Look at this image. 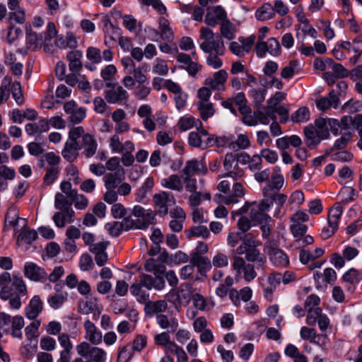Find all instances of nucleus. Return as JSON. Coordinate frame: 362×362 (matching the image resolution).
I'll use <instances>...</instances> for the list:
<instances>
[{
  "label": "nucleus",
  "instance_id": "864d4df0",
  "mask_svg": "<svg viewBox=\"0 0 362 362\" xmlns=\"http://www.w3.org/2000/svg\"><path fill=\"white\" fill-rule=\"evenodd\" d=\"M198 109L202 119L205 121L212 117L215 112L213 105L211 103L199 102Z\"/></svg>",
  "mask_w": 362,
  "mask_h": 362
},
{
  "label": "nucleus",
  "instance_id": "aec40b11",
  "mask_svg": "<svg viewBox=\"0 0 362 362\" xmlns=\"http://www.w3.org/2000/svg\"><path fill=\"white\" fill-rule=\"evenodd\" d=\"M128 93L122 86L112 87L105 91V98L110 104L122 103L127 100Z\"/></svg>",
  "mask_w": 362,
  "mask_h": 362
},
{
  "label": "nucleus",
  "instance_id": "393cba45",
  "mask_svg": "<svg viewBox=\"0 0 362 362\" xmlns=\"http://www.w3.org/2000/svg\"><path fill=\"white\" fill-rule=\"evenodd\" d=\"M82 57L83 52L78 49L70 51L66 54V59L69 62V69L70 71L79 72L81 70L83 67Z\"/></svg>",
  "mask_w": 362,
  "mask_h": 362
},
{
  "label": "nucleus",
  "instance_id": "69168bd1",
  "mask_svg": "<svg viewBox=\"0 0 362 362\" xmlns=\"http://www.w3.org/2000/svg\"><path fill=\"white\" fill-rule=\"evenodd\" d=\"M268 52L273 57L281 54V47L279 41L275 37H271L267 41Z\"/></svg>",
  "mask_w": 362,
  "mask_h": 362
},
{
  "label": "nucleus",
  "instance_id": "2eb2a0df",
  "mask_svg": "<svg viewBox=\"0 0 362 362\" xmlns=\"http://www.w3.org/2000/svg\"><path fill=\"white\" fill-rule=\"evenodd\" d=\"M165 298L175 305L188 303L192 298L191 286L187 285L185 288L182 287L177 293L172 290L165 296Z\"/></svg>",
  "mask_w": 362,
  "mask_h": 362
},
{
  "label": "nucleus",
  "instance_id": "6e6552de",
  "mask_svg": "<svg viewBox=\"0 0 362 362\" xmlns=\"http://www.w3.org/2000/svg\"><path fill=\"white\" fill-rule=\"evenodd\" d=\"M343 213V209L339 204L332 206L327 215L328 226L324 227L321 235L324 239L331 237L338 229L339 221Z\"/></svg>",
  "mask_w": 362,
  "mask_h": 362
},
{
  "label": "nucleus",
  "instance_id": "3c124183",
  "mask_svg": "<svg viewBox=\"0 0 362 362\" xmlns=\"http://www.w3.org/2000/svg\"><path fill=\"white\" fill-rule=\"evenodd\" d=\"M250 145L248 137L243 134H240L235 141L229 144V148L233 151H238L240 149H246Z\"/></svg>",
  "mask_w": 362,
  "mask_h": 362
},
{
  "label": "nucleus",
  "instance_id": "4d7b16f0",
  "mask_svg": "<svg viewBox=\"0 0 362 362\" xmlns=\"http://www.w3.org/2000/svg\"><path fill=\"white\" fill-rule=\"evenodd\" d=\"M209 235L210 233L206 226L202 225L192 227L187 232V236L189 238L192 237H202L204 238H207Z\"/></svg>",
  "mask_w": 362,
  "mask_h": 362
},
{
  "label": "nucleus",
  "instance_id": "c756f323",
  "mask_svg": "<svg viewBox=\"0 0 362 362\" xmlns=\"http://www.w3.org/2000/svg\"><path fill=\"white\" fill-rule=\"evenodd\" d=\"M339 103V97L334 90L330 91L329 96L322 98L316 102L317 107L322 111L329 109L331 107L337 108Z\"/></svg>",
  "mask_w": 362,
  "mask_h": 362
},
{
  "label": "nucleus",
  "instance_id": "680f3d73",
  "mask_svg": "<svg viewBox=\"0 0 362 362\" xmlns=\"http://www.w3.org/2000/svg\"><path fill=\"white\" fill-rule=\"evenodd\" d=\"M40 325V320H34L25 327V336L28 340H32L33 339L37 338L38 337V329Z\"/></svg>",
  "mask_w": 362,
  "mask_h": 362
},
{
  "label": "nucleus",
  "instance_id": "f257e3e1",
  "mask_svg": "<svg viewBox=\"0 0 362 362\" xmlns=\"http://www.w3.org/2000/svg\"><path fill=\"white\" fill-rule=\"evenodd\" d=\"M0 298L8 300L11 309L19 310L21 307V298L27 294L26 286L22 278L15 277L11 282V275L4 272L0 275Z\"/></svg>",
  "mask_w": 362,
  "mask_h": 362
},
{
  "label": "nucleus",
  "instance_id": "bb28decb",
  "mask_svg": "<svg viewBox=\"0 0 362 362\" xmlns=\"http://www.w3.org/2000/svg\"><path fill=\"white\" fill-rule=\"evenodd\" d=\"M160 185L163 187L180 192L183 189V183L181 177L176 174H172L170 176L163 178L160 180Z\"/></svg>",
  "mask_w": 362,
  "mask_h": 362
},
{
  "label": "nucleus",
  "instance_id": "20e7f679",
  "mask_svg": "<svg viewBox=\"0 0 362 362\" xmlns=\"http://www.w3.org/2000/svg\"><path fill=\"white\" fill-rule=\"evenodd\" d=\"M271 204L267 201L262 200L260 203H245L236 214H244L247 213L249 218L251 219L254 225L267 223L271 220V217L267 214V211L270 208Z\"/></svg>",
  "mask_w": 362,
  "mask_h": 362
},
{
  "label": "nucleus",
  "instance_id": "f8f14e48",
  "mask_svg": "<svg viewBox=\"0 0 362 362\" xmlns=\"http://www.w3.org/2000/svg\"><path fill=\"white\" fill-rule=\"evenodd\" d=\"M23 273L26 278L33 281H44L47 279L45 269L31 262H25Z\"/></svg>",
  "mask_w": 362,
  "mask_h": 362
},
{
  "label": "nucleus",
  "instance_id": "bf43d9fd",
  "mask_svg": "<svg viewBox=\"0 0 362 362\" xmlns=\"http://www.w3.org/2000/svg\"><path fill=\"white\" fill-rule=\"evenodd\" d=\"M232 99L233 100L234 103L238 106L240 113H246L250 111V107L247 105V99L243 92L238 93Z\"/></svg>",
  "mask_w": 362,
  "mask_h": 362
},
{
  "label": "nucleus",
  "instance_id": "37998d69",
  "mask_svg": "<svg viewBox=\"0 0 362 362\" xmlns=\"http://www.w3.org/2000/svg\"><path fill=\"white\" fill-rule=\"evenodd\" d=\"M98 308L97 298L93 296L87 297L79 305V311L83 315L93 313Z\"/></svg>",
  "mask_w": 362,
  "mask_h": 362
},
{
  "label": "nucleus",
  "instance_id": "58836bf2",
  "mask_svg": "<svg viewBox=\"0 0 362 362\" xmlns=\"http://www.w3.org/2000/svg\"><path fill=\"white\" fill-rule=\"evenodd\" d=\"M242 244L238 246L236 249V253L238 255H243L246 249L258 247L260 245V242L256 240L250 233L243 234V238H242Z\"/></svg>",
  "mask_w": 362,
  "mask_h": 362
},
{
  "label": "nucleus",
  "instance_id": "423d86ee",
  "mask_svg": "<svg viewBox=\"0 0 362 362\" xmlns=\"http://www.w3.org/2000/svg\"><path fill=\"white\" fill-rule=\"evenodd\" d=\"M154 214L150 210H146L141 206H135L130 211V221L132 228L146 229L153 223Z\"/></svg>",
  "mask_w": 362,
  "mask_h": 362
},
{
  "label": "nucleus",
  "instance_id": "dca6fc26",
  "mask_svg": "<svg viewBox=\"0 0 362 362\" xmlns=\"http://www.w3.org/2000/svg\"><path fill=\"white\" fill-rule=\"evenodd\" d=\"M85 329L84 338L93 345H98L103 341V334L96 325L89 320L83 323Z\"/></svg>",
  "mask_w": 362,
  "mask_h": 362
},
{
  "label": "nucleus",
  "instance_id": "c9c22d12",
  "mask_svg": "<svg viewBox=\"0 0 362 362\" xmlns=\"http://www.w3.org/2000/svg\"><path fill=\"white\" fill-rule=\"evenodd\" d=\"M305 141L308 147L318 145L323 139L316 132L313 126H308L304 128Z\"/></svg>",
  "mask_w": 362,
  "mask_h": 362
},
{
  "label": "nucleus",
  "instance_id": "f03ea898",
  "mask_svg": "<svg viewBox=\"0 0 362 362\" xmlns=\"http://www.w3.org/2000/svg\"><path fill=\"white\" fill-rule=\"evenodd\" d=\"M165 286L163 276H153L151 274H142L130 286L131 293L140 303H146L149 299L148 291L153 288L162 291Z\"/></svg>",
  "mask_w": 362,
  "mask_h": 362
},
{
  "label": "nucleus",
  "instance_id": "603ef678",
  "mask_svg": "<svg viewBox=\"0 0 362 362\" xmlns=\"http://www.w3.org/2000/svg\"><path fill=\"white\" fill-rule=\"evenodd\" d=\"M131 209H126L121 204H114L111 209V213L115 218H130Z\"/></svg>",
  "mask_w": 362,
  "mask_h": 362
},
{
  "label": "nucleus",
  "instance_id": "cd10ccee",
  "mask_svg": "<svg viewBox=\"0 0 362 362\" xmlns=\"http://www.w3.org/2000/svg\"><path fill=\"white\" fill-rule=\"evenodd\" d=\"M42 310V303L38 296H35L25 308V315L30 320L35 319Z\"/></svg>",
  "mask_w": 362,
  "mask_h": 362
},
{
  "label": "nucleus",
  "instance_id": "0eeeda50",
  "mask_svg": "<svg viewBox=\"0 0 362 362\" xmlns=\"http://www.w3.org/2000/svg\"><path fill=\"white\" fill-rule=\"evenodd\" d=\"M76 351L81 357H88L90 362H105L106 352L101 348L91 346L89 343L82 341L76 346Z\"/></svg>",
  "mask_w": 362,
  "mask_h": 362
},
{
  "label": "nucleus",
  "instance_id": "774afa93",
  "mask_svg": "<svg viewBox=\"0 0 362 362\" xmlns=\"http://www.w3.org/2000/svg\"><path fill=\"white\" fill-rule=\"evenodd\" d=\"M86 112L84 107L77 108L70 114L68 120L74 124H79L86 117Z\"/></svg>",
  "mask_w": 362,
  "mask_h": 362
},
{
  "label": "nucleus",
  "instance_id": "6e6d98bb",
  "mask_svg": "<svg viewBox=\"0 0 362 362\" xmlns=\"http://www.w3.org/2000/svg\"><path fill=\"white\" fill-rule=\"evenodd\" d=\"M207 54L208 56L206 58V64L209 66L217 69L223 66V61L221 57L224 54H218L216 52H209Z\"/></svg>",
  "mask_w": 362,
  "mask_h": 362
},
{
  "label": "nucleus",
  "instance_id": "f704fd0d",
  "mask_svg": "<svg viewBox=\"0 0 362 362\" xmlns=\"http://www.w3.org/2000/svg\"><path fill=\"white\" fill-rule=\"evenodd\" d=\"M275 16L274 7L269 3H264L255 11V18L260 21L273 18Z\"/></svg>",
  "mask_w": 362,
  "mask_h": 362
},
{
  "label": "nucleus",
  "instance_id": "de8ad7c7",
  "mask_svg": "<svg viewBox=\"0 0 362 362\" xmlns=\"http://www.w3.org/2000/svg\"><path fill=\"white\" fill-rule=\"evenodd\" d=\"M315 130L322 139H328L329 136L328 118H318L315 121Z\"/></svg>",
  "mask_w": 362,
  "mask_h": 362
},
{
  "label": "nucleus",
  "instance_id": "09e8293b",
  "mask_svg": "<svg viewBox=\"0 0 362 362\" xmlns=\"http://www.w3.org/2000/svg\"><path fill=\"white\" fill-rule=\"evenodd\" d=\"M310 119V110L307 107H301L296 112H294L291 116V119L295 123H301L308 121Z\"/></svg>",
  "mask_w": 362,
  "mask_h": 362
},
{
  "label": "nucleus",
  "instance_id": "ea45409f",
  "mask_svg": "<svg viewBox=\"0 0 362 362\" xmlns=\"http://www.w3.org/2000/svg\"><path fill=\"white\" fill-rule=\"evenodd\" d=\"M74 197H69L61 192H57L54 197V207L58 210L71 209Z\"/></svg>",
  "mask_w": 362,
  "mask_h": 362
},
{
  "label": "nucleus",
  "instance_id": "f3484780",
  "mask_svg": "<svg viewBox=\"0 0 362 362\" xmlns=\"http://www.w3.org/2000/svg\"><path fill=\"white\" fill-rule=\"evenodd\" d=\"M207 172V168L204 159L199 160L192 159L186 163L182 173L183 175L192 177L194 175H202Z\"/></svg>",
  "mask_w": 362,
  "mask_h": 362
},
{
  "label": "nucleus",
  "instance_id": "49530a36",
  "mask_svg": "<svg viewBox=\"0 0 362 362\" xmlns=\"http://www.w3.org/2000/svg\"><path fill=\"white\" fill-rule=\"evenodd\" d=\"M327 70L330 71L334 76L339 78H344L348 76V71L341 64L334 62L332 59L329 58Z\"/></svg>",
  "mask_w": 362,
  "mask_h": 362
},
{
  "label": "nucleus",
  "instance_id": "412c9836",
  "mask_svg": "<svg viewBox=\"0 0 362 362\" xmlns=\"http://www.w3.org/2000/svg\"><path fill=\"white\" fill-rule=\"evenodd\" d=\"M125 179V172L123 168H119L114 173L106 174L103 181L106 189H116Z\"/></svg>",
  "mask_w": 362,
  "mask_h": 362
},
{
  "label": "nucleus",
  "instance_id": "7c9ffc66",
  "mask_svg": "<svg viewBox=\"0 0 362 362\" xmlns=\"http://www.w3.org/2000/svg\"><path fill=\"white\" fill-rule=\"evenodd\" d=\"M156 322L160 328L168 329L170 332H175L178 327V321L175 317L169 318L163 314L157 315Z\"/></svg>",
  "mask_w": 362,
  "mask_h": 362
},
{
  "label": "nucleus",
  "instance_id": "c85d7f7f",
  "mask_svg": "<svg viewBox=\"0 0 362 362\" xmlns=\"http://www.w3.org/2000/svg\"><path fill=\"white\" fill-rule=\"evenodd\" d=\"M84 148L83 154L86 158H90L95 154L98 148V143L94 136L90 134L83 136L82 144Z\"/></svg>",
  "mask_w": 362,
  "mask_h": 362
},
{
  "label": "nucleus",
  "instance_id": "8fccbe9b",
  "mask_svg": "<svg viewBox=\"0 0 362 362\" xmlns=\"http://www.w3.org/2000/svg\"><path fill=\"white\" fill-rule=\"evenodd\" d=\"M152 71L159 76H166L169 71L167 62L160 58H156L153 62Z\"/></svg>",
  "mask_w": 362,
  "mask_h": 362
},
{
  "label": "nucleus",
  "instance_id": "72a5a7b5",
  "mask_svg": "<svg viewBox=\"0 0 362 362\" xmlns=\"http://www.w3.org/2000/svg\"><path fill=\"white\" fill-rule=\"evenodd\" d=\"M284 180L283 176L276 175L272 176V181L262 189L264 196H270L271 192H279L283 187Z\"/></svg>",
  "mask_w": 362,
  "mask_h": 362
},
{
  "label": "nucleus",
  "instance_id": "ddd939ff",
  "mask_svg": "<svg viewBox=\"0 0 362 362\" xmlns=\"http://www.w3.org/2000/svg\"><path fill=\"white\" fill-rule=\"evenodd\" d=\"M228 19L225 9L221 6L209 7L204 22L209 26L215 27L219 22Z\"/></svg>",
  "mask_w": 362,
  "mask_h": 362
},
{
  "label": "nucleus",
  "instance_id": "5701e85b",
  "mask_svg": "<svg viewBox=\"0 0 362 362\" xmlns=\"http://www.w3.org/2000/svg\"><path fill=\"white\" fill-rule=\"evenodd\" d=\"M74 211L72 209H64L55 213L52 220L58 228H64L66 223H71L74 221Z\"/></svg>",
  "mask_w": 362,
  "mask_h": 362
},
{
  "label": "nucleus",
  "instance_id": "a18cd8bd",
  "mask_svg": "<svg viewBox=\"0 0 362 362\" xmlns=\"http://www.w3.org/2000/svg\"><path fill=\"white\" fill-rule=\"evenodd\" d=\"M221 36L228 40H231L235 37V28L228 19H226L221 23Z\"/></svg>",
  "mask_w": 362,
  "mask_h": 362
},
{
  "label": "nucleus",
  "instance_id": "7ed1b4c3",
  "mask_svg": "<svg viewBox=\"0 0 362 362\" xmlns=\"http://www.w3.org/2000/svg\"><path fill=\"white\" fill-rule=\"evenodd\" d=\"M200 39L203 41L199 47L204 53L225 54L226 47L221 36L218 33H214L210 28L207 27L201 28Z\"/></svg>",
  "mask_w": 362,
  "mask_h": 362
},
{
  "label": "nucleus",
  "instance_id": "6ab92c4d",
  "mask_svg": "<svg viewBox=\"0 0 362 362\" xmlns=\"http://www.w3.org/2000/svg\"><path fill=\"white\" fill-rule=\"evenodd\" d=\"M132 222L130 221L129 217L123 218L121 221H114L112 223H107L105 228L109 231V233L114 237L119 236L122 231L129 230L132 229Z\"/></svg>",
  "mask_w": 362,
  "mask_h": 362
},
{
  "label": "nucleus",
  "instance_id": "a878e982",
  "mask_svg": "<svg viewBox=\"0 0 362 362\" xmlns=\"http://www.w3.org/2000/svg\"><path fill=\"white\" fill-rule=\"evenodd\" d=\"M81 146L79 143L66 141L62 151V157L69 163H72L78 156Z\"/></svg>",
  "mask_w": 362,
  "mask_h": 362
},
{
  "label": "nucleus",
  "instance_id": "5fc2aeb1",
  "mask_svg": "<svg viewBox=\"0 0 362 362\" xmlns=\"http://www.w3.org/2000/svg\"><path fill=\"white\" fill-rule=\"evenodd\" d=\"M266 93V90L262 88H253L248 92L249 96L252 98L256 106L262 105L265 100Z\"/></svg>",
  "mask_w": 362,
  "mask_h": 362
},
{
  "label": "nucleus",
  "instance_id": "e433bc0d",
  "mask_svg": "<svg viewBox=\"0 0 362 362\" xmlns=\"http://www.w3.org/2000/svg\"><path fill=\"white\" fill-rule=\"evenodd\" d=\"M190 263L197 267L199 272H206L211 269L212 264L209 259L199 254H194L190 259Z\"/></svg>",
  "mask_w": 362,
  "mask_h": 362
},
{
  "label": "nucleus",
  "instance_id": "4468645a",
  "mask_svg": "<svg viewBox=\"0 0 362 362\" xmlns=\"http://www.w3.org/2000/svg\"><path fill=\"white\" fill-rule=\"evenodd\" d=\"M236 156L233 153H227L223 161V168L227 172L224 177H230L234 180L241 177L243 171L238 168Z\"/></svg>",
  "mask_w": 362,
  "mask_h": 362
},
{
  "label": "nucleus",
  "instance_id": "4c0bfd02",
  "mask_svg": "<svg viewBox=\"0 0 362 362\" xmlns=\"http://www.w3.org/2000/svg\"><path fill=\"white\" fill-rule=\"evenodd\" d=\"M10 326V334L14 338H22V329L25 325L24 319L22 316L16 315L12 317Z\"/></svg>",
  "mask_w": 362,
  "mask_h": 362
},
{
  "label": "nucleus",
  "instance_id": "9b49d317",
  "mask_svg": "<svg viewBox=\"0 0 362 362\" xmlns=\"http://www.w3.org/2000/svg\"><path fill=\"white\" fill-rule=\"evenodd\" d=\"M199 127H197L196 132H191L188 135V144L194 148H201L202 149L208 148L206 146L207 139L210 136V134L207 130L203 129L202 124L199 121Z\"/></svg>",
  "mask_w": 362,
  "mask_h": 362
},
{
  "label": "nucleus",
  "instance_id": "473e14b6",
  "mask_svg": "<svg viewBox=\"0 0 362 362\" xmlns=\"http://www.w3.org/2000/svg\"><path fill=\"white\" fill-rule=\"evenodd\" d=\"M257 247H254L246 249L245 252H244L245 255V259L249 262H257L259 266H262L265 264L267 259Z\"/></svg>",
  "mask_w": 362,
  "mask_h": 362
},
{
  "label": "nucleus",
  "instance_id": "39448f33",
  "mask_svg": "<svg viewBox=\"0 0 362 362\" xmlns=\"http://www.w3.org/2000/svg\"><path fill=\"white\" fill-rule=\"evenodd\" d=\"M232 267L237 280L243 279L246 282H250L257 277L255 266L240 256L233 257Z\"/></svg>",
  "mask_w": 362,
  "mask_h": 362
},
{
  "label": "nucleus",
  "instance_id": "a211bd4d",
  "mask_svg": "<svg viewBox=\"0 0 362 362\" xmlns=\"http://www.w3.org/2000/svg\"><path fill=\"white\" fill-rule=\"evenodd\" d=\"M228 77V73L224 69H221L214 74L213 77L205 80L204 84L212 90L223 91L225 89V83Z\"/></svg>",
  "mask_w": 362,
  "mask_h": 362
},
{
  "label": "nucleus",
  "instance_id": "a19ab883",
  "mask_svg": "<svg viewBox=\"0 0 362 362\" xmlns=\"http://www.w3.org/2000/svg\"><path fill=\"white\" fill-rule=\"evenodd\" d=\"M144 269L148 272H153V276H161L165 272V266L158 264L154 258H150L146 261Z\"/></svg>",
  "mask_w": 362,
  "mask_h": 362
},
{
  "label": "nucleus",
  "instance_id": "b1692460",
  "mask_svg": "<svg viewBox=\"0 0 362 362\" xmlns=\"http://www.w3.org/2000/svg\"><path fill=\"white\" fill-rule=\"evenodd\" d=\"M49 129V122L45 118L40 119L37 122L25 124V130L28 135L39 136Z\"/></svg>",
  "mask_w": 362,
  "mask_h": 362
},
{
  "label": "nucleus",
  "instance_id": "79ce46f5",
  "mask_svg": "<svg viewBox=\"0 0 362 362\" xmlns=\"http://www.w3.org/2000/svg\"><path fill=\"white\" fill-rule=\"evenodd\" d=\"M44 42L42 33L37 35L31 29L26 30V43L30 48L35 49Z\"/></svg>",
  "mask_w": 362,
  "mask_h": 362
},
{
  "label": "nucleus",
  "instance_id": "2f4dec72",
  "mask_svg": "<svg viewBox=\"0 0 362 362\" xmlns=\"http://www.w3.org/2000/svg\"><path fill=\"white\" fill-rule=\"evenodd\" d=\"M167 308V301L165 300H159L146 302L145 310L147 315L152 316L155 314H161V313L166 310Z\"/></svg>",
  "mask_w": 362,
  "mask_h": 362
},
{
  "label": "nucleus",
  "instance_id": "9d476101",
  "mask_svg": "<svg viewBox=\"0 0 362 362\" xmlns=\"http://www.w3.org/2000/svg\"><path fill=\"white\" fill-rule=\"evenodd\" d=\"M153 202L156 205V212L160 216L168 214L169 207L175 204L174 195L168 192L163 191L153 195Z\"/></svg>",
  "mask_w": 362,
  "mask_h": 362
},
{
  "label": "nucleus",
  "instance_id": "4be33fe9",
  "mask_svg": "<svg viewBox=\"0 0 362 362\" xmlns=\"http://www.w3.org/2000/svg\"><path fill=\"white\" fill-rule=\"evenodd\" d=\"M233 192L229 195L216 194V197L218 199V202H221L226 204L237 203L240 198L245 194L243 186L240 182H235L233 187Z\"/></svg>",
  "mask_w": 362,
  "mask_h": 362
},
{
  "label": "nucleus",
  "instance_id": "338daca9",
  "mask_svg": "<svg viewBox=\"0 0 362 362\" xmlns=\"http://www.w3.org/2000/svg\"><path fill=\"white\" fill-rule=\"evenodd\" d=\"M12 95L18 105H22L24 103V98L22 93L21 84L18 81L13 83L11 87Z\"/></svg>",
  "mask_w": 362,
  "mask_h": 362
},
{
  "label": "nucleus",
  "instance_id": "c03bdc74",
  "mask_svg": "<svg viewBox=\"0 0 362 362\" xmlns=\"http://www.w3.org/2000/svg\"><path fill=\"white\" fill-rule=\"evenodd\" d=\"M341 134V136L339 139H337L333 146L327 150L325 153V155H329L332 151H336V150H341L346 148L347 146L349 141H350L352 133L351 132H344Z\"/></svg>",
  "mask_w": 362,
  "mask_h": 362
},
{
  "label": "nucleus",
  "instance_id": "e2e57ef3",
  "mask_svg": "<svg viewBox=\"0 0 362 362\" xmlns=\"http://www.w3.org/2000/svg\"><path fill=\"white\" fill-rule=\"evenodd\" d=\"M8 21H14L18 24H23L25 21V11L21 7L16 10L11 11L8 13Z\"/></svg>",
  "mask_w": 362,
  "mask_h": 362
},
{
  "label": "nucleus",
  "instance_id": "1a4fd4ad",
  "mask_svg": "<svg viewBox=\"0 0 362 362\" xmlns=\"http://www.w3.org/2000/svg\"><path fill=\"white\" fill-rule=\"evenodd\" d=\"M265 252L267 253L270 262L276 267L284 268L288 265L289 259L287 255L276 244L270 241L265 245Z\"/></svg>",
  "mask_w": 362,
  "mask_h": 362
},
{
  "label": "nucleus",
  "instance_id": "052dcab7",
  "mask_svg": "<svg viewBox=\"0 0 362 362\" xmlns=\"http://www.w3.org/2000/svg\"><path fill=\"white\" fill-rule=\"evenodd\" d=\"M59 171V167L53 166L47 168L43 177L44 184L46 185H51L57 179Z\"/></svg>",
  "mask_w": 362,
  "mask_h": 362
},
{
  "label": "nucleus",
  "instance_id": "0e129e2a",
  "mask_svg": "<svg viewBox=\"0 0 362 362\" xmlns=\"http://www.w3.org/2000/svg\"><path fill=\"white\" fill-rule=\"evenodd\" d=\"M361 73V70L355 67L350 71V78L353 81L356 82V90L362 95V74Z\"/></svg>",
  "mask_w": 362,
  "mask_h": 362
},
{
  "label": "nucleus",
  "instance_id": "13d9d810",
  "mask_svg": "<svg viewBox=\"0 0 362 362\" xmlns=\"http://www.w3.org/2000/svg\"><path fill=\"white\" fill-rule=\"evenodd\" d=\"M37 238V233L34 230L24 229L18 236V242L31 244Z\"/></svg>",
  "mask_w": 362,
  "mask_h": 362
}]
</instances>
